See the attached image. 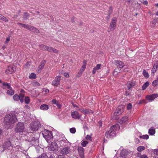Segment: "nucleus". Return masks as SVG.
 I'll return each mask as SVG.
<instances>
[{
	"label": "nucleus",
	"mask_w": 158,
	"mask_h": 158,
	"mask_svg": "<svg viewBox=\"0 0 158 158\" xmlns=\"http://www.w3.org/2000/svg\"><path fill=\"white\" fill-rule=\"evenodd\" d=\"M17 120L16 115L13 113H11L6 115L4 118V123L6 125L8 126L7 127L9 128L16 122Z\"/></svg>",
	"instance_id": "1"
},
{
	"label": "nucleus",
	"mask_w": 158,
	"mask_h": 158,
	"mask_svg": "<svg viewBox=\"0 0 158 158\" xmlns=\"http://www.w3.org/2000/svg\"><path fill=\"white\" fill-rule=\"evenodd\" d=\"M119 126L118 124L114 125L111 127L109 131L106 132L105 135L108 138H112L116 135L115 131L118 129L119 128Z\"/></svg>",
	"instance_id": "2"
},
{
	"label": "nucleus",
	"mask_w": 158,
	"mask_h": 158,
	"mask_svg": "<svg viewBox=\"0 0 158 158\" xmlns=\"http://www.w3.org/2000/svg\"><path fill=\"white\" fill-rule=\"evenodd\" d=\"M41 127V124L39 121L32 122L30 125V128L33 131L38 130Z\"/></svg>",
	"instance_id": "3"
},
{
	"label": "nucleus",
	"mask_w": 158,
	"mask_h": 158,
	"mask_svg": "<svg viewBox=\"0 0 158 158\" xmlns=\"http://www.w3.org/2000/svg\"><path fill=\"white\" fill-rule=\"evenodd\" d=\"M42 134L44 138L45 139L48 143L52 141L53 138V136L52 132L47 130H45L43 131Z\"/></svg>",
	"instance_id": "4"
},
{
	"label": "nucleus",
	"mask_w": 158,
	"mask_h": 158,
	"mask_svg": "<svg viewBox=\"0 0 158 158\" xmlns=\"http://www.w3.org/2000/svg\"><path fill=\"white\" fill-rule=\"evenodd\" d=\"M24 129V124L23 123L19 122L16 125L15 131L17 132H23Z\"/></svg>",
	"instance_id": "5"
},
{
	"label": "nucleus",
	"mask_w": 158,
	"mask_h": 158,
	"mask_svg": "<svg viewBox=\"0 0 158 158\" xmlns=\"http://www.w3.org/2000/svg\"><path fill=\"white\" fill-rule=\"evenodd\" d=\"M61 77L60 76H56L54 80L52 82V84L55 86H57L60 84V81Z\"/></svg>",
	"instance_id": "6"
},
{
	"label": "nucleus",
	"mask_w": 158,
	"mask_h": 158,
	"mask_svg": "<svg viewBox=\"0 0 158 158\" xmlns=\"http://www.w3.org/2000/svg\"><path fill=\"white\" fill-rule=\"evenodd\" d=\"M117 21V19L116 17H114L112 18L110 23V30H113L115 28Z\"/></svg>",
	"instance_id": "7"
},
{
	"label": "nucleus",
	"mask_w": 158,
	"mask_h": 158,
	"mask_svg": "<svg viewBox=\"0 0 158 158\" xmlns=\"http://www.w3.org/2000/svg\"><path fill=\"white\" fill-rule=\"evenodd\" d=\"M70 149L69 147H66L61 149L60 153L63 155H67L70 152Z\"/></svg>",
	"instance_id": "8"
},
{
	"label": "nucleus",
	"mask_w": 158,
	"mask_h": 158,
	"mask_svg": "<svg viewBox=\"0 0 158 158\" xmlns=\"http://www.w3.org/2000/svg\"><path fill=\"white\" fill-rule=\"evenodd\" d=\"M123 111V107L122 106H119L116 108L115 112L114 113V116H118Z\"/></svg>",
	"instance_id": "9"
},
{
	"label": "nucleus",
	"mask_w": 158,
	"mask_h": 158,
	"mask_svg": "<svg viewBox=\"0 0 158 158\" xmlns=\"http://www.w3.org/2000/svg\"><path fill=\"white\" fill-rule=\"evenodd\" d=\"M131 153L130 151L126 149H123L120 154V156L122 158H126L128 155Z\"/></svg>",
	"instance_id": "10"
},
{
	"label": "nucleus",
	"mask_w": 158,
	"mask_h": 158,
	"mask_svg": "<svg viewBox=\"0 0 158 158\" xmlns=\"http://www.w3.org/2000/svg\"><path fill=\"white\" fill-rule=\"evenodd\" d=\"M3 148L4 150L9 149L10 148H12V146L11 143L9 141H5L3 144Z\"/></svg>",
	"instance_id": "11"
},
{
	"label": "nucleus",
	"mask_w": 158,
	"mask_h": 158,
	"mask_svg": "<svg viewBox=\"0 0 158 158\" xmlns=\"http://www.w3.org/2000/svg\"><path fill=\"white\" fill-rule=\"evenodd\" d=\"M50 148L51 151H56L58 149V146L56 143L53 142L51 143Z\"/></svg>",
	"instance_id": "12"
},
{
	"label": "nucleus",
	"mask_w": 158,
	"mask_h": 158,
	"mask_svg": "<svg viewBox=\"0 0 158 158\" xmlns=\"http://www.w3.org/2000/svg\"><path fill=\"white\" fill-rule=\"evenodd\" d=\"M81 114H80L77 111H74L71 113V116L73 118L79 119L81 116Z\"/></svg>",
	"instance_id": "13"
},
{
	"label": "nucleus",
	"mask_w": 158,
	"mask_h": 158,
	"mask_svg": "<svg viewBox=\"0 0 158 158\" xmlns=\"http://www.w3.org/2000/svg\"><path fill=\"white\" fill-rule=\"evenodd\" d=\"M15 68L14 66H9L6 71L7 73H12L15 72Z\"/></svg>",
	"instance_id": "14"
},
{
	"label": "nucleus",
	"mask_w": 158,
	"mask_h": 158,
	"mask_svg": "<svg viewBox=\"0 0 158 158\" xmlns=\"http://www.w3.org/2000/svg\"><path fill=\"white\" fill-rule=\"evenodd\" d=\"M77 150L80 157L81 158H84V149L82 147H80L78 148Z\"/></svg>",
	"instance_id": "15"
},
{
	"label": "nucleus",
	"mask_w": 158,
	"mask_h": 158,
	"mask_svg": "<svg viewBox=\"0 0 158 158\" xmlns=\"http://www.w3.org/2000/svg\"><path fill=\"white\" fill-rule=\"evenodd\" d=\"M158 68V61H156L155 62L153 67L152 69V73L153 74L152 75L154 76V73H155L157 69Z\"/></svg>",
	"instance_id": "16"
},
{
	"label": "nucleus",
	"mask_w": 158,
	"mask_h": 158,
	"mask_svg": "<svg viewBox=\"0 0 158 158\" xmlns=\"http://www.w3.org/2000/svg\"><path fill=\"white\" fill-rule=\"evenodd\" d=\"M136 85L135 81H130L127 83V87L128 89H130L131 87L135 86Z\"/></svg>",
	"instance_id": "17"
},
{
	"label": "nucleus",
	"mask_w": 158,
	"mask_h": 158,
	"mask_svg": "<svg viewBox=\"0 0 158 158\" xmlns=\"http://www.w3.org/2000/svg\"><path fill=\"white\" fill-rule=\"evenodd\" d=\"M114 63L118 67L120 68H123L124 66V63L120 60H115Z\"/></svg>",
	"instance_id": "18"
},
{
	"label": "nucleus",
	"mask_w": 158,
	"mask_h": 158,
	"mask_svg": "<svg viewBox=\"0 0 158 158\" xmlns=\"http://www.w3.org/2000/svg\"><path fill=\"white\" fill-rule=\"evenodd\" d=\"M158 95L157 94H153L150 95H148L147 96V99L150 101H152L155 98L157 97Z\"/></svg>",
	"instance_id": "19"
},
{
	"label": "nucleus",
	"mask_w": 158,
	"mask_h": 158,
	"mask_svg": "<svg viewBox=\"0 0 158 158\" xmlns=\"http://www.w3.org/2000/svg\"><path fill=\"white\" fill-rule=\"evenodd\" d=\"M46 50L49 52H53L55 53H57L58 52L56 49L52 48L51 47L47 46Z\"/></svg>",
	"instance_id": "20"
},
{
	"label": "nucleus",
	"mask_w": 158,
	"mask_h": 158,
	"mask_svg": "<svg viewBox=\"0 0 158 158\" xmlns=\"http://www.w3.org/2000/svg\"><path fill=\"white\" fill-rule=\"evenodd\" d=\"M28 30L36 33H40V31L38 29L31 25H30V27H29Z\"/></svg>",
	"instance_id": "21"
},
{
	"label": "nucleus",
	"mask_w": 158,
	"mask_h": 158,
	"mask_svg": "<svg viewBox=\"0 0 158 158\" xmlns=\"http://www.w3.org/2000/svg\"><path fill=\"white\" fill-rule=\"evenodd\" d=\"M77 110L80 111L81 112L83 113L87 114L89 113L90 112V110H89L83 108L82 107L79 108L78 109H77Z\"/></svg>",
	"instance_id": "22"
},
{
	"label": "nucleus",
	"mask_w": 158,
	"mask_h": 158,
	"mask_svg": "<svg viewBox=\"0 0 158 158\" xmlns=\"http://www.w3.org/2000/svg\"><path fill=\"white\" fill-rule=\"evenodd\" d=\"M45 63L46 61L45 60H42L40 64L38 66V69L39 71L42 70L43 68Z\"/></svg>",
	"instance_id": "23"
},
{
	"label": "nucleus",
	"mask_w": 158,
	"mask_h": 158,
	"mask_svg": "<svg viewBox=\"0 0 158 158\" xmlns=\"http://www.w3.org/2000/svg\"><path fill=\"white\" fill-rule=\"evenodd\" d=\"M101 66L102 65L101 64H97L96 66L95 67H94L92 71L93 74H95L97 70L100 69L101 68Z\"/></svg>",
	"instance_id": "24"
},
{
	"label": "nucleus",
	"mask_w": 158,
	"mask_h": 158,
	"mask_svg": "<svg viewBox=\"0 0 158 158\" xmlns=\"http://www.w3.org/2000/svg\"><path fill=\"white\" fill-rule=\"evenodd\" d=\"M48 108V106L45 104L42 105L40 106V109L42 110H47Z\"/></svg>",
	"instance_id": "25"
},
{
	"label": "nucleus",
	"mask_w": 158,
	"mask_h": 158,
	"mask_svg": "<svg viewBox=\"0 0 158 158\" xmlns=\"http://www.w3.org/2000/svg\"><path fill=\"white\" fill-rule=\"evenodd\" d=\"M18 25L19 26H21L22 27L27 29L28 30L29 27H30V25L28 24H24L19 23H17Z\"/></svg>",
	"instance_id": "26"
},
{
	"label": "nucleus",
	"mask_w": 158,
	"mask_h": 158,
	"mask_svg": "<svg viewBox=\"0 0 158 158\" xmlns=\"http://www.w3.org/2000/svg\"><path fill=\"white\" fill-rule=\"evenodd\" d=\"M128 120V118L127 116L123 117L121 119L120 123L121 124L125 123Z\"/></svg>",
	"instance_id": "27"
},
{
	"label": "nucleus",
	"mask_w": 158,
	"mask_h": 158,
	"mask_svg": "<svg viewBox=\"0 0 158 158\" xmlns=\"http://www.w3.org/2000/svg\"><path fill=\"white\" fill-rule=\"evenodd\" d=\"M155 133V129L153 128H151L149 130L148 133L151 135H153Z\"/></svg>",
	"instance_id": "28"
},
{
	"label": "nucleus",
	"mask_w": 158,
	"mask_h": 158,
	"mask_svg": "<svg viewBox=\"0 0 158 158\" xmlns=\"http://www.w3.org/2000/svg\"><path fill=\"white\" fill-rule=\"evenodd\" d=\"M29 141L31 142H38V139L37 138H35L33 137H31L29 138Z\"/></svg>",
	"instance_id": "29"
},
{
	"label": "nucleus",
	"mask_w": 158,
	"mask_h": 158,
	"mask_svg": "<svg viewBox=\"0 0 158 158\" xmlns=\"http://www.w3.org/2000/svg\"><path fill=\"white\" fill-rule=\"evenodd\" d=\"M0 20L5 21V22H7L8 20L4 16H3L2 15L0 14Z\"/></svg>",
	"instance_id": "30"
},
{
	"label": "nucleus",
	"mask_w": 158,
	"mask_h": 158,
	"mask_svg": "<svg viewBox=\"0 0 158 158\" xmlns=\"http://www.w3.org/2000/svg\"><path fill=\"white\" fill-rule=\"evenodd\" d=\"M39 47L40 49L44 51L46 50L47 48V46L46 45L42 44L39 45Z\"/></svg>",
	"instance_id": "31"
},
{
	"label": "nucleus",
	"mask_w": 158,
	"mask_h": 158,
	"mask_svg": "<svg viewBox=\"0 0 158 158\" xmlns=\"http://www.w3.org/2000/svg\"><path fill=\"white\" fill-rule=\"evenodd\" d=\"M3 86L4 87V88H7L8 89L11 88L10 85L8 83H3Z\"/></svg>",
	"instance_id": "32"
},
{
	"label": "nucleus",
	"mask_w": 158,
	"mask_h": 158,
	"mask_svg": "<svg viewBox=\"0 0 158 158\" xmlns=\"http://www.w3.org/2000/svg\"><path fill=\"white\" fill-rule=\"evenodd\" d=\"M36 158H48V157L46 154L43 153L38 156Z\"/></svg>",
	"instance_id": "33"
},
{
	"label": "nucleus",
	"mask_w": 158,
	"mask_h": 158,
	"mask_svg": "<svg viewBox=\"0 0 158 158\" xmlns=\"http://www.w3.org/2000/svg\"><path fill=\"white\" fill-rule=\"evenodd\" d=\"M9 89L7 91V93L8 95H12L14 94V91L12 89V88Z\"/></svg>",
	"instance_id": "34"
},
{
	"label": "nucleus",
	"mask_w": 158,
	"mask_h": 158,
	"mask_svg": "<svg viewBox=\"0 0 158 158\" xmlns=\"http://www.w3.org/2000/svg\"><path fill=\"white\" fill-rule=\"evenodd\" d=\"M149 84V82L148 81L146 82L143 85L142 87V90H145Z\"/></svg>",
	"instance_id": "35"
},
{
	"label": "nucleus",
	"mask_w": 158,
	"mask_h": 158,
	"mask_svg": "<svg viewBox=\"0 0 158 158\" xmlns=\"http://www.w3.org/2000/svg\"><path fill=\"white\" fill-rule=\"evenodd\" d=\"M143 74L144 77L148 78L149 77V75L148 73L145 70H143Z\"/></svg>",
	"instance_id": "36"
},
{
	"label": "nucleus",
	"mask_w": 158,
	"mask_h": 158,
	"mask_svg": "<svg viewBox=\"0 0 158 158\" xmlns=\"http://www.w3.org/2000/svg\"><path fill=\"white\" fill-rule=\"evenodd\" d=\"M19 96V100H20L21 102H23V98L24 97V95L23 94H20Z\"/></svg>",
	"instance_id": "37"
},
{
	"label": "nucleus",
	"mask_w": 158,
	"mask_h": 158,
	"mask_svg": "<svg viewBox=\"0 0 158 158\" xmlns=\"http://www.w3.org/2000/svg\"><path fill=\"white\" fill-rule=\"evenodd\" d=\"M139 138L143 139H147L149 138V136L148 135H145L139 136Z\"/></svg>",
	"instance_id": "38"
},
{
	"label": "nucleus",
	"mask_w": 158,
	"mask_h": 158,
	"mask_svg": "<svg viewBox=\"0 0 158 158\" xmlns=\"http://www.w3.org/2000/svg\"><path fill=\"white\" fill-rule=\"evenodd\" d=\"M13 98L15 101H18L19 100V97L17 94L15 95L13 97Z\"/></svg>",
	"instance_id": "39"
},
{
	"label": "nucleus",
	"mask_w": 158,
	"mask_h": 158,
	"mask_svg": "<svg viewBox=\"0 0 158 158\" xmlns=\"http://www.w3.org/2000/svg\"><path fill=\"white\" fill-rule=\"evenodd\" d=\"M145 147L143 146H139L137 148V150L139 152H141L145 149Z\"/></svg>",
	"instance_id": "40"
},
{
	"label": "nucleus",
	"mask_w": 158,
	"mask_h": 158,
	"mask_svg": "<svg viewBox=\"0 0 158 158\" xmlns=\"http://www.w3.org/2000/svg\"><path fill=\"white\" fill-rule=\"evenodd\" d=\"M36 75L34 73H31L29 76V77L30 79H34L35 78Z\"/></svg>",
	"instance_id": "41"
},
{
	"label": "nucleus",
	"mask_w": 158,
	"mask_h": 158,
	"mask_svg": "<svg viewBox=\"0 0 158 158\" xmlns=\"http://www.w3.org/2000/svg\"><path fill=\"white\" fill-rule=\"evenodd\" d=\"M88 143L87 141H84L81 143V146L83 147H85L86 146V145Z\"/></svg>",
	"instance_id": "42"
},
{
	"label": "nucleus",
	"mask_w": 158,
	"mask_h": 158,
	"mask_svg": "<svg viewBox=\"0 0 158 158\" xmlns=\"http://www.w3.org/2000/svg\"><path fill=\"white\" fill-rule=\"evenodd\" d=\"M25 102L26 103L28 104L30 102V98L28 97H26L25 98Z\"/></svg>",
	"instance_id": "43"
},
{
	"label": "nucleus",
	"mask_w": 158,
	"mask_h": 158,
	"mask_svg": "<svg viewBox=\"0 0 158 158\" xmlns=\"http://www.w3.org/2000/svg\"><path fill=\"white\" fill-rule=\"evenodd\" d=\"M158 80H156L154 81L152 83V84L155 87L156 86V85L158 84Z\"/></svg>",
	"instance_id": "44"
},
{
	"label": "nucleus",
	"mask_w": 158,
	"mask_h": 158,
	"mask_svg": "<svg viewBox=\"0 0 158 158\" xmlns=\"http://www.w3.org/2000/svg\"><path fill=\"white\" fill-rule=\"evenodd\" d=\"M70 131L71 133L73 134L75 133L76 131V129L74 127L71 128L70 129Z\"/></svg>",
	"instance_id": "45"
},
{
	"label": "nucleus",
	"mask_w": 158,
	"mask_h": 158,
	"mask_svg": "<svg viewBox=\"0 0 158 158\" xmlns=\"http://www.w3.org/2000/svg\"><path fill=\"white\" fill-rule=\"evenodd\" d=\"M33 84L34 86H39L40 85V84L36 81L33 82Z\"/></svg>",
	"instance_id": "46"
},
{
	"label": "nucleus",
	"mask_w": 158,
	"mask_h": 158,
	"mask_svg": "<svg viewBox=\"0 0 158 158\" xmlns=\"http://www.w3.org/2000/svg\"><path fill=\"white\" fill-rule=\"evenodd\" d=\"M132 105L131 103L128 104L127 106V108L128 110H131L132 108Z\"/></svg>",
	"instance_id": "47"
},
{
	"label": "nucleus",
	"mask_w": 158,
	"mask_h": 158,
	"mask_svg": "<svg viewBox=\"0 0 158 158\" xmlns=\"http://www.w3.org/2000/svg\"><path fill=\"white\" fill-rule=\"evenodd\" d=\"M24 20H26L27 19V17L29 16V14L27 13H24Z\"/></svg>",
	"instance_id": "48"
},
{
	"label": "nucleus",
	"mask_w": 158,
	"mask_h": 158,
	"mask_svg": "<svg viewBox=\"0 0 158 158\" xmlns=\"http://www.w3.org/2000/svg\"><path fill=\"white\" fill-rule=\"evenodd\" d=\"M112 9L111 7H110L109 8V10L108 11V14L109 15H110L112 12Z\"/></svg>",
	"instance_id": "49"
},
{
	"label": "nucleus",
	"mask_w": 158,
	"mask_h": 158,
	"mask_svg": "<svg viewBox=\"0 0 158 158\" xmlns=\"http://www.w3.org/2000/svg\"><path fill=\"white\" fill-rule=\"evenodd\" d=\"M10 40V38L9 37H7L6 39V40L4 42V44H6L8 43Z\"/></svg>",
	"instance_id": "50"
},
{
	"label": "nucleus",
	"mask_w": 158,
	"mask_h": 158,
	"mask_svg": "<svg viewBox=\"0 0 158 158\" xmlns=\"http://www.w3.org/2000/svg\"><path fill=\"white\" fill-rule=\"evenodd\" d=\"M84 70H84V69L81 68V69L78 72V74L81 75Z\"/></svg>",
	"instance_id": "51"
},
{
	"label": "nucleus",
	"mask_w": 158,
	"mask_h": 158,
	"mask_svg": "<svg viewBox=\"0 0 158 158\" xmlns=\"http://www.w3.org/2000/svg\"><path fill=\"white\" fill-rule=\"evenodd\" d=\"M85 138L87 140H91V137L89 135H87L85 137Z\"/></svg>",
	"instance_id": "52"
},
{
	"label": "nucleus",
	"mask_w": 158,
	"mask_h": 158,
	"mask_svg": "<svg viewBox=\"0 0 158 158\" xmlns=\"http://www.w3.org/2000/svg\"><path fill=\"white\" fill-rule=\"evenodd\" d=\"M56 104L59 108H60L61 107V105L58 102H57Z\"/></svg>",
	"instance_id": "53"
},
{
	"label": "nucleus",
	"mask_w": 158,
	"mask_h": 158,
	"mask_svg": "<svg viewBox=\"0 0 158 158\" xmlns=\"http://www.w3.org/2000/svg\"><path fill=\"white\" fill-rule=\"evenodd\" d=\"M140 158H148L147 156L146 155H141Z\"/></svg>",
	"instance_id": "54"
},
{
	"label": "nucleus",
	"mask_w": 158,
	"mask_h": 158,
	"mask_svg": "<svg viewBox=\"0 0 158 158\" xmlns=\"http://www.w3.org/2000/svg\"><path fill=\"white\" fill-rule=\"evenodd\" d=\"M135 142L137 143H138L140 142L139 140L137 138H135Z\"/></svg>",
	"instance_id": "55"
},
{
	"label": "nucleus",
	"mask_w": 158,
	"mask_h": 158,
	"mask_svg": "<svg viewBox=\"0 0 158 158\" xmlns=\"http://www.w3.org/2000/svg\"><path fill=\"white\" fill-rule=\"evenodd\" d=\"M64 77H69V74L68 73H64Z\"/></svg>",
	"instance_id": "56"
},
{
	"label": "nucleus",
	"mask_w": 158,
	"mask_h": 158,
	"mask_svg": "<svg viewBox=\"0 0 158 158\" xmlns=\"http://www.w3.org/2000/svg\"><path fill=\"white\" fill-rule=\"evenodd\" d=\"M52 103L54 104H56L58 101H56L55 99H53L52 101Z\"/></svg>",
	"instance_id": "57"
},
{
	"label": "nucleus",
	"mask_w": 158,
	"mask_h": 158,
	"mask_svg": "<svg viewBox=\"0 0 158 158\" xmlns=\"http://www.w3.org/2000/svg\"><path fill=\"white\" fill-rule=\"evenodd\" d=\"M144 5H147L148 4V2L146 1H145L142 2Z\"/></svg>",
	"instance_id": "58"
},
{
	"label": "nucleus",
	"mask_w": 158,
	"mask_h": 158,
	"mask_svg": "<svg viewBox=\"0 0 158 158\" xmlns=\"http://www.w3.org/2000/svg\"><path fill=\"white\" fill-rule=\"evenodd\" d=\"M154 154L157 155H158V150H155L154 152Z\"/></svg>",
	"instance_id": "59"
},
{
	"label": "nucleus",
	"mask_w": 158,
	"mask_h": 158,
	"mask_svg": "<svg viewBox=\"0 0 158 158\" xmlns=\"http://www.w3.org/2000/svg\"><path fill=\"white\" fill-rule=\"evenodd\" d=\"M86 67V65L85 64H83V65L81 67V68L84 69V70L85 69Z\"/></svg>",
	"instance_id": "60"
},
{
	"label": "nucleus",
	"mask_w": 158,
	"mask_h": 158,
	"mask_svg": "<svg viewBox=\"0 0 158 158\" xmlns=\"http://www.w3.org/2000/svg\"><path fill=\"white\" fill-rule=\"evenodd\" d=\"M59 74H64V73L63 70H60L59 71Z\"/></svg>",
	"instance_id": "61"
},
{
	"label": "nucleus",
	"mask_w": 158,
	"mask_h": 158,
	"mask_svg": "<svg viewBox=\"0 0 158 158\" xmlns=\"http://www.w3.org/2000/svg\"><path fill=\"white\" fill-rule=\"evenodd\" d=\"M130 94L127 91H126L125 92V95L126 96H128Z\"/></svg>",
	"instance_id": "62"
},
{
	"label": "nucleus",
	"mask_w": 158,
	"mask_h": 158,
	"mask_svg": "<svg viewBox=\"0 0 158 158\" xmlns=\"http://www.w3.org/2000/svg\"><path fill=\"white\" fill-rule=\"evenodd\" d=\"M44 91L45 93H49V90L47 89H44Z\"/></svg>",
	"instance_id": "63"
},
{
	"label": "nucleus",
	"mask_w": 158,
	"mask_h": 158,
	"mask_svg": "<svg viewBox=\"0 0 158 158\" xmlns=\"http://www.w3.org/2000/svg\"><path fill=\"white\" fill-rule=\"evenodd\" d=\"M49 158H56L53 155H51Z\"/></svg>",
	"instance_id": "64"
}]
</instances>
